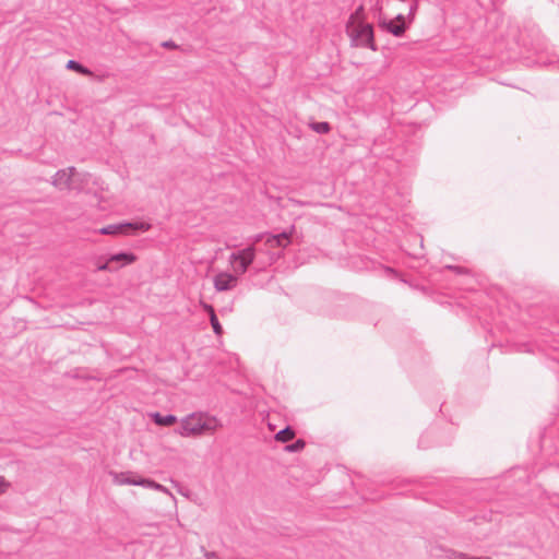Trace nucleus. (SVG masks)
<instances>
[{
    "label": "nucleus",
    "instance_id": "29",
    "mask_svg": "<svg viewBox=\"0 0 559 559\" xmlns=\"http://www.w3.org/2000/svg\"><path fill=\"white\" fill-rule=\"evenodd\" d=\"M205 557H206L207 559H216V558H217V556H216V554H215V552H206V554H205Z\"/></svg>",
    "mask_w": 559,
    "mask_h": 559
},
{
    "label": "nucleus",
    "instance_id": "14",
    "mask_svg": "<svg viewBox=\"0 0 559 559\" xmlns=\"http://www.w3.org/2000/svg\"><path fill=\"white\" fill-rule=\"evenodd\" d=\"M295 437V431L293 428L290 427H286L282 430H280L276 435H275V439L276 441H280V442H287L289 440H292L293 438Z\"/></svg>",
    "mask_w": 559,
    "mask_h": 559
},
{
    "label": "nucleus",
    "instance_id": "22",
    "mask_svg": "<svg viewBox=\"0 0 559 559\" xmlns=\"http://www.w3.org/2000/svg\"><path fill=\"white\" fill-rule=\"evenodd\" d=\"M118 267L112 266V262H109V258L104 263L97 264V271H108V272H115Z\"/></svg>",
    "mask_w": 559,
    "mask_h": 559
},
{
    "label": "nucleus",
    "instance_id": "16",
    "mask_svg": "<svg viewBox=\"0 0 559 559\" xmlns=\"http://www.w3.org/2000/svg\"><path fill=\"white\" fill-rule=\"evenodd\" d=\"M78 175L79 176L76 177V185L81 186L80 190H83L84 187L86 185H88L90 181L92 180V176L90 174H87V173H79V171H78Z\"/></svg>",
    "mask_w": 559,
    "mask_h": 559
},
{
    "label": "nucleus",
    "instance_id": "30",
    "mask_svg": "<svg viewBox=\"0 0 559 559\" xmlns=\"http://www.w3.org/2000/svg\"><path fill=\"white\" fill-rule=\"evenodd\" d=\"M376 7L379 10V12L382 11V4L380 3V0H377Z\"/></svg>",
    "mask_w": 559,
    "mask_h": 559
},
{
    "label": "nucleus",
    "instance_id": "25",
    "mask_svg": "<svg viewBox=\"0 0 559 559\" xmlns=\"http://www.w3.org/2000/svg\"><path fill=\"white\" fill-rule=\"evenodd\" d=\"M447 269L451 270V271H454L455 273L457 274H466L467 273V270L463 266H459V265H447L445 266Z\"/></svg>",
    "mask_w": 559,
    "mask_h": 559
},
{
    "label": "nucleus",
    "instance_id": "11",
    "mask_svg": "<svg viewBox=\"0 0 559 559\" xmlns=\"http://www.w3.org/2000/svg\"><path fill=\"white\" fill-rule=\"evenodd\" d=\"M151 416H152L154 424H156L157 426L170 427L171 425L177 423V417L173 414L163 415V414L156 412V413H153Z\"/></svg>",
    "mask_w": 559,
    "mask_h": 559
},
{
    "label": "nucleus",
    "instance_id": "7",
    "mask_svg": "<svg viewBox=\"0 0 559 559\" xmlns=\"http://www.w3.org/2000/svg\"><path fill=\"white\" fill-rule=\"evenodd\" d=\"M292 231H282L276 235L265 234L257 236V241L264 239L265 245L270 248H285L290 243Z\"/></svg>",
    "mask_w": 559,
    "mask_h": 559
},
{
    "label": "nucleus",
    "instance_id": "9",
    "mask_svg": "<svg viewBox=\"0 0 559 559\" xmlns=\"http://www.w3.org/2000/svg\"><path fill=\"white\" fill-rule=\"evenodd\" d=\"M114 481L118 485H134V486H142L143 477L136 476L135 474L131 472L127 473H114Z\"/></svg>",
    "mask_w": 559,
    "mask_h": 559
},
{
    "label": "nucleus",
    "instance_id": "2",
    "mask_svg": "<svg viewBox=\"0 0 559 559\" xmlns=\"http://www.w3.org/2000/svg\"><path fill=\"white\" fill-rule=\"evenodd\" d=\"M345 31L350 39L352 47L369 48L373 51L378 49L374 43L372 24L360 21L356 25H345Z\"/></svg>",
    "mask_w": 559,
    "mask_h": 559
},
{
    "label": "nucleus",
    "instance_id": "23",
    "mask_svg": "<svg viewBox=\"0 0 559 559\" xmlns=\"http://www.w3.org/2000/svg\"><path fill=\"white\" fill-rule=\"evenodd\" d=\"M381 270L383 271L384 275L391 278H396L399 276L397 272L392 269L391 266H381Z\"/></svg>",
    "mask_w": 559,
    "mask_h": 559
},
{
    "label": "nucleus",
    "instance_id": "5",
    "mask_svg": "<svg viewBox=\"0 0 559 559\" xmlns=\"http://www.w3.org/2000/svg\"><path fill=\"white\" fill-rule=\"evenodd\" d=\"M151 225L145 222H123L118 224L107 225L99 229L102 235H118V234H130L135 231H147Z\"/></svg>",
    "mask_w": 559,
    "mask_h": 559
},
{
    "label": "nucleus",
    "instance_id": "21",
    "mask_svg": "<svg viewBox=\"0 0 559 559\" xmlns=\"http://www.w3.org/2000/svg\"><path fill=\"white\" fill-rule=\"evenodd\" d=\"M305 447V441L301 439H298L294 443L286 447V450L289 452H298Z\"/></svg>",
    "mask_w": 559,
    "mask_h": 559
},
{
    "label": "nucleus",
    "instance_id": "24",
    "mask_svg": "<svg viewBox=\"0 0 559 559\" xmlns=\"http://www.w3.org/2000/svg\"><path fill=\"white\" fill-rule=\"evenodd\" d=\"M201 307L209 314V317L216 313L214 307L207 302H201Z\"/></svg>",
    "mask_w": 559,
    "mask_h": 559
},
{
    "label": "nucleus",
    "instance_id": "12",
    "mask_svg": "<svg viewBox=\"0 0 559 559\" xmlns=\"http://www.w3.org/2000/svg\"><path fill=\"white\" fill-rule=\"evenodd\" d=\"M365 21V8L362 4L358 5L355 11L349 15L346 25H356Z\"/></svg>",
    "mask_w": 559,
    "mask_h": 559
},
{
    "label": "nucleus",
    "instance_id": "27",
    "mask_svg": "<svg viewBox=\"0 0 559 559\" xmlns=\"http://www.w3.org/2000/svg\"><path fill=\"white\" fill-rule=\"evenodd\" d=\"M162 46L165 47V48H176L177 47V45L173 40L164 41L162 44Z\"/></svg>",
    "mask_w": 559,
    "mask_h": 559
},
{
    "label": "nucleus",
    "instance_id": "17",
    "mask_svg": "<svg viewBox=\"0 0 559 559\" xmlns=\"http://www.w3.org/2000/svg\"><path fill=\"white\" fill-rule=\"evenodd\" d=\"M143 483H144V485H142V487L152 488V489H155L157 491H163V492L167 491V489L163 485H160L152 479L144 478Z\"/></svg>",
    "mask_w": 559,
    "mask_h": 559
},
{
    "label": "nucleus",
    "instance_id": "19",
    "mask_svg": "<svg viewBox=\"0 0 559 559\" xmlns=\"http://www.w3.org/2000/svg\"><path fill=\"white\" fill-rule=\"evenodd\" d=\"M448 558L449 559H489L488 557H473V556H468L464 552H459V551H450L448 555Z\"/></svg>",
    "mask_w": 559,
    "mask_h": 559
},
{
    "label": "nucleus",
    "instance_id": "13",
    "mask_svg": "<svg viewBox=\"0 0 559 559\" xmlns=\"http://www.w3.org/2000/svg\"><path fill=\"white\" fill-rule=\"evenodd\" d=\"M67 69L69 70H73L80 74H83V75H91L92 72L90 69H87L86 67H84L82 63H80L79 61L76 60H69L67 62Z\"/></svg>",
    "mask_w": 559,
    "mask_h": 559
},
{
    "label": "nucleus",
    "instance_id": "3",
    "mask_svg": "<svg viewBox=\"0 0 559 559\" xmlns=\"http://www.w3.org/2000/svg\"><path fill=\"white\" fill-rule=\"evenodd\" d=\"M255 252L257 249L254 246H248L230 253L229 262L233 264L234 271L237 275H242L248 271V267L254 261Z\"/></svg>",
    "mask_w": 559,
    "mask_h": 559
},
{
    "label": "nucleus",
    "instance_id": "6",
    "mask_svg": "<svg viewBox=\"0 0 559 559\" xmlns=\"http://www.w3.org/2000/svg\"><path fill=\"white\" fill-rule=\"evenodd\" d=\"M78 171L74 167L58 170L52 177L51 183L59 189L80 190L76 185Z\"/></svg>",
    "mask_w": 559,
    "mask_h": 559
},
{
    "label": "nucleus",
    "instance_id": "18",
    "mask_svg": "<svg viewBox=\"0 0 559 559\" xmlns=\"http://www.w3.org/2000/svg\"><path fill=\"white\" fill-rule=\"evenodd\" d=\"M209 318H210V323L212 325V329H213L214 333L216 335H222L223 334V326L221 325L216 313L212 314Z\"/></svg>",
    "mask_w": 559,
    "mask_h": 559
},
{
    "label": "nucleus",
    "instance_id": "8",
    "mask_svg": "<svg viewBox=\"0 0 559 559\" xmlns=\"http://www.w3.org/2000/svg\"><path fill=\"white\" fill-rule=\"evenodd\" d=\"M238 281L237 275L222 272L214 277V287L217 292H226L236 286Z\"/></svg>",
    "mask_w": 559,
    "mask_h": 559
},
{
    "label": "nucleus",
    "instance_id": "20",
    "mask_svg": "<svg viewBox=\"0 0 559 559\" xmlns=\"http://www.w3.org/2000/svg\"><path fill=\"white\" fill-rule=\"evenodd\" d=\"M418 3H419L418 0H412V3L409 5V10H408V14L406 16V20H407V22H409V24H412L413 21H414L415 14H416V12L418 10Z\"/></svg>",
    "mask_w": 559,
    "mask_h": 559
},
{
    "label": "nucleus",
    "instance_id": "15",
    "mask_svg": "<svg viewBox=\"0 0 559 559\" xmlns=\"http://www.w3.org/2000/svg\"><path fill=\"white\" fill-rule=\"evenodd\" d=\"M310 128L319 134H326L331 130V126L326 121L312 122L310 123Z\"/></svg>",
    "mask_w": 559,
    "mask_h": 559
},
{
    "label": "nucleus",
    "instance_id": "4",
    "mask_svg": "<svg viewBox=\"0 0 559 559\" xmlns=\"http://www.w3.org/2000/svg\"><path fill=\"white\" fill-rule=\"evenodd\" d=\"M378 26L394 37H402L409 28L411 24L402 13L397 14L394 19H388L380 14L378 17Z\"/></svg>",
    "mask_w": 559,
    "mask_h": 559
},
{
    "label": "nucleus",
    "instance_id": "1",
    "mask_svg": "<svg viewBox=\"0 0 559 559\" xmlns=\"http://www.w3.org/2000/svg\"><path fill=\"white\" fill-rule=\"evenodd\" d=\"M222 427L221 421L209 413H191L183 417L177 432L182 437L200 436L214 432Z\"/></svg>",
    "mask_w": 559,
    "mask_h": 559
},
{
    "label": "nucleus",
    "instance_id": "26",
    "mask_svg": "<svg viewBox=\"0 0 559 559\" xmlns=\"http://www.w3.org/2000/svg\"><path fill=\"white\" fill-rule=\"evenodd\" d=\"M428 438V432L423 435L420 438H419V441H418V445L423 449H427L430 447V443L426 440Z\"/></svg>",
    "mask_w": 559,
    "mask_h": 559
},
{
    "label": "nucleus",
    "instance_id": "28",
    "mask_svg": "<svg viewBox=\"0 0 559 559\" xmlns=\"http://www.w3.org/2000/svg\"><path fill=\"white\" fill-rule=\"evenodd\" d=\"M8 484L5 483L4 478L0 477V493L5 491Z\"/></svg>",
    "mask_w": 559,
    "mask_h": 559
},
{
    "label": "nucleus",
    "instance_id": "10",
    "mask_svg": "<svg viewBox=\"0 0 559 559\" xmlns=\"http://www.w3.org/2000/svg\"><path fill=\"white\" fill-rule=\"evenodd\" d=\"M136 261V255L132 252H117L109 255V262L117 263L118 265L116 267L120 269L122 266L132 264Z\"/></svg>",
    "mask_w": 559,
    "mask_h": 559
}]
</instances>
